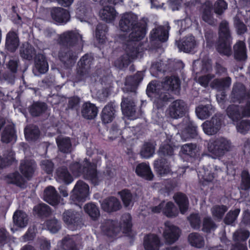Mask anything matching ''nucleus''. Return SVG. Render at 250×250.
I'll return each mask as SVG.
<instances>
[{
  "label": "nucleus",
  "instance_id": "f257e3e1",
  "mask_svg": "<svg viewBox=\"0 0 250 250\" xmlns=\"http://www.w3.org/2000/svg\"><path fill=\"white\" fill-rule=\"evenodd\" d=\"M180 88L179 79L175 77H170L166 78L163 83L151 82L147 85L146 92L149 96L150 94H154L155 102L161 107L169 99V95L166 91L177 93Z\"/></svg>",
  "mask_w": 250,
  "mask_h": 250
},
{
  "label": "nucleus",
  "instance_id": "f03ea898",
  "mask_svg": "<svg viewBox=\"0 0 250 250\" xmlns=\"http://www.w3.org/2000/svg\"><path fill=\"white\" fill-rule=\"evenodd\" d=\"M130 30L132 32L128 36V42L127 44L126 52L122 57L115 62V65L120 69L127 66L133 59L137 56L138 50L135 47V42L139 41L144 38L146 33V27L144 24L138 23Z\"/></svg>",
  "mask_w": 250,
  "mask_h": 250
},
{
  "label": "nucleus",
  "instance_id": "7ed1b4c3",
  "mask_svg": "<svg viewBox=\"0 0 250 250\" xmlns=\"http://www.w3.org/2000/svg\"><path fill=\"white\" fill-rule=\"evenodd\" d=\"M106 224L110 228L106 229L103 227V230L109 236L114 237L118 235L120 236V232L127 234L131 230V217L129 214H125L122 216L119 224L115 221L108 220Z\"/></svg>",
  "mask_w": 250,
  "mask_h": 250
},
{
  "label": "nucleus",
  "instance_id": "20e7f679",
  "mask_svg": "<svg viewBox=\"0 0 250 250\" xmlns=\"http://www.w3.org/2000/svg\"><path fill=\"white\" fill-rule=\"evenodd\" d=\"M230 141L224 137L210 140L208 144V151L216 157L222 156L232 148Z\"/></svg>",
  "mask_w": 250,
  "mask_h": 250
},
{
  "label": "nucleus",
  "instance_id": "39448f33",
  "mask_svg": "<svg viewBox=\"0 0 250 250\" xmlns=\"http://www.w3.org/2000/svg\"><path fill=\"white\" fill-rule=\"evenodd\" d=\"M86 165L88 166V168H82L79 163H75L71 165L70 170L75 176H79L81 174L84 173L92 181L96 182L97 172L95 165L90 164H86Z\"/></svg>",
  "mask_w": 250,
  "mask_h": 250
},
{
  "label": "nucleus",
  "instance_id": "423d86ee",
  "mask_svg": "<svg viewBox=\"0 0 250 250\" xmlns=\"http://www.w3.org/2000/svg\"><path fill=\"white\" fill-rule=\"evenodd\" d=\"M60 43L73 46L82 42V36L76 31H68L60 35L59 39Z\"/></svg>",
  "mask_w": 250,
  "mask_h": 250
},
{
  "label": "nucleus",
  "instance_id": "0eeeda50",
  "mask_svg": "<svg viewBox=\"0 0 250 250\" xmlns=\"http://www.w3.org/2000/svg\"><path fill=\"white\" fill-rule=\"evenodd\" d=\"M186 107V104L183 101L177 100L170 104L167 110V113L171 118L178 119L184 116Z\"/></svg>",
  "mask_w": 250,
  "mask_h": 250
},
{
  "label": "nucleus",
  "instance_id": "6e6552de",
  "mask_svg": "<svg viewBox=\"0 0 250 250\" xmlns=\"http://www.w3.org/2000/svg\"><path fill=\"white\" fill-rule=\"evenodd\" d=\"M138 23V18L136 15L132 13H126L123 15L119 22V27L120 30L126 32L130 31Z\"/></svg>",
  "mask_w": 250,
  "mask_h": 250
},
{
  "label": "nucleus",
  "instance_id": "1a4fd4ad",
  "mask_svg": "<svg viewBox=\"0 0 250 250\" xmlns=\"http://www.w3.org/2000/svg\"><path fill=\"white\" fill-rule=\"evenodd\" d=\"M180 230L170 222H167L165 224L163 236L168 244H172L177 241L179 237Z\"/></svg>",
  "mask_w": 250,
  "mask_h": 250
},
{
  "label": "nucleus",
  "instance_id": "9d476101",
  "mask_svg": "<svg viewBox=\"0 0 250 250\" xmlns=\"http://www.w3.org/2000/svg\"><path fill=\"white\" fill-rule=\"evenodd\" d=\"M212 170L216 171V173L221 172L222 170L217 166L211 167L210 166L203 167L199 171L198 175L200 182L203 186H207L208 183L211 182L214 178L215 173H212Z\"/></svg>",
  "mask_w": 250,
  "mask_h": 250
},
{
  "label": "nucleus",
  "instance_id": "9b49d317",
  "mask_svg": "<svg viewBox=\"0 0 250 250\" xmlns=\"http://www.w3.org/2000/svg\"><path fill=\"white\" fill-rule=\"evenodd\" d=\"M152 211L154 213L162 211L165 215L168 217H175L178 214L177 208L171 202H168L167 203L162 202L158 206L152 208Z\"/></svg>",
  "mask_w": 250,
  "mask_h": 250
},
{
  "label": "nucleus",
  "instance_id": "f8f14e48",
  "mask_svg": "<svg viewBox=\"0 0 250 250\" xmlns=\"http://www.w3.org/2000/svg\"><path fill=\"white\" fill-rule=\"evenodd\" d=\"M92 59L88 55L83 56L78 62L77 74L80 79H83L89 75L90 72V65Z\"/></svg>",
  "mask_w": 250,
  "mask_h": 250
},
{
  "label": "nucleus",
  "instance_id": "ddd939ff",
  "mask_svg": "<svg viewBox=\"0 0 250 250\" xmlns=\"http://www.w3.org/2000/svg\"><path fill=\"white\" fill-rule=\"evenodd\" d=\"M80 216L77 212L67 210L63 214V220L70 229L74 230L77 228Z\"/></svg>",
  "mask_w": 250,
  "mask_h": 250
},
{
  "label": "nucleus",
  "instance_id": "4468645a",
  "mask_svg": "<svg viewBox=\"0 0 250 250\" xmlns=\"http://www.w3.org/2000/svg\"><path fill=\"white\" fill-rule=\"evenodd\" d=\"M121 106L123 113L125 115L133 119L136 111L134 101L130 97H124Z\"/></svg>",
  "mask_w": 250,
  "mask_h": 250
},
{
  "label": "nucleus",
  "instance_id": "2eb2a0df",
  "mask_svg": "<svg viewBox=\"0 0 250 250\" xmlns=\"http://www.w3.org/2000/svg\"><path fill=\"white\" fill-rule=\"evenodd\" d=\"M221 125V120L216 117H213L209 121H206L203 125L204 132L209 135L216 133L220 129Z\"/></svg>",
  "mask_w": 250,
  "mask_h": 250
},
{
  "label": "nucleus",
  "instance_id": "dca6fc26",
  "mask_svg": "<svg viewBox=\"0 0 250 250\" xmlns=\"http://www.w3.org/2000/svg\"><path fill=\"white\" fill-rule=\"evenodd\" d=\"M249 231L246 229H239L233 234V238L235 241H242V243H237L232 250H247L245 241L250 236Z\"/></svg>",
  "mask_w": 250,
  "mask_h": 250
},
{
  "label": "nucleus",
  "instance_id": "f3484780",
  "mask_svg": "<svg viewBox=\"0 0 250 250\" xmlns=\"http://www.w3.org/2000/svg\"><path fill=\"white\" fill-rule=\"evenodd\" d=\"M89 188H73L70 198L75 204H77L83 203L89 199Z\"/></svg>",
  "mask_w": 250,
  "mask_h": 250
},
{
  "label": "nucleus",
  "instance_id": "a211bd4d",
  "mask_svg": "<svg viewBox=\"0 0 250 250\" xmlns=\"http://www.w3.org/2000/svg\"><path fill=\"white\" fill-rule=\"evenodd\" d=\"M52 19L59 23H66L70 18L69 12L61 7H55L51 11Z\"/></svg>",
  "mask_w": 250,
  "mask_h": 250
},
{
  "label": "nucleus",
  "instance_id": "6ab92c4d",
  "mask_svg": "<svg viewBox=\"0 0 250 250\" xmlns=\"http://www.w3.org/2000/svg\"><path fill=\"white\" fill-rule=\"evenodd\" d=\"M161 245L160 239L155 234H150L144 238V246L146 250H158Z\"/></svg>",
  "mask_w": 250,
  "mask_h": 250
},
{
  "label": "nucleus",
  "instance_id": "aec40b11",
  "mask_svg": "<svg viewBox=\"0 0 250 250\" xmlns=\"http://www.w3.org/2000/svg\"><path fill=\"white\" fill-rule=\"evenodd\" d=\"M168 26H159L153 29L150 33V39L152 41L165 42L168 39Z\"/></svg>",
  "mask_w": 250,
  "mask_h": 250
},
{
  "label": "nucleus",
  "instance_id": "412c9836",
  "mask_svg": "<svg viewBox=\"0 0 250 250\" xmlns=\"http://www.w3.org/2000/svg\"><path fill=\"white\" fill-rule=\"evenodd\" d=\"M35 169L36 164L33 160H23L21 163L20 171L26 178H30L33 176Z\"/></svg>",
  "mask_w": 250,
  "mask_h": 250
},
{
  "label": "nucleus",
  "instance_id": "4be33fe9",
  "mask_svg": "<svg viewBox=\"0 0 250 250\" xmlns=\"http://www.w3.org/2000/svg\"><path fill=\"white\" fill-rule=\"evenodd\" d=\"M20 41L18 34L14 31L8 33L6 38L5 46L6 49L10 52H13L18 48Z\"/></svg>",
  "mask_w": 250,
  "mask_h": 250
},
{
  "label": "nucleus",
  "instance_id": "5701e85b",
  "mask_svg": "<svg viewBox=\"0 0 250 250\" xmlns=\"http://www.w3.org/2000/svg\"><path fill=\"white\" fill-rule=\"evenodd\" d=\"M136 174L147 180H151L154 175L148 164L142 163L138 164L135 168Z\"/></svg>",
  "mask_w": 250,
  "mask_h": 250
},
{
  "label": "nucleus",
  "instance_id": "b1692460",
  "mask_svg": "<svg viewBox=\"0 0 250 250\" xmlns=\"http://www.w3.org/2000/svg\"><path fill=\"white\" fill-rule=\"evenodd\" d=\"M197 45V42L195 41L194 37L189 36L185 37L178 44V47L180 50L183 51L185 52H190L194 49Z\"/></svg>",
  "mask_w": 250,
  "mask_h": 250
},
{
  "label": "nucleus",
  "instance_id": "393cba45",
  "mask_svg": "<svg viewBox=\"0 0 250 250\" xmlns=\"http://www.w3.org/2000/svg\"><path fill=\"white\" fill-rule=\"evenodd\" d=\"M80 239L76 236L66 237L60 244L61 250H78L77 244Z\"/></svg>",
  "mask_w": 250,
  "mask_h": 250
},
{
  "label": "nucleus",
  "instance_id": "a878e982",
  "mask_svg": "<svg viewBox=\"0 0 250 250\" xmlns=\"http://www.w3.org/2000/svg\"><path fill=\"white\" fill-rule=\"evenodd\" d=\"M101 207L104 211L111 212L119 210L121 205L117 198L110 197L104 200L101 204Z\"/></svg>",
  "mask_w": 250,
  "mask_h": 250
},
{
  "label": "nucleus",
  "instance_id": "bb28decb",
  "mask_svg": "<svg viewBox=\"0 0 250 250\" xmlns=\"http://www.w3.org/2000/svg\"><path fill=\"white\" fill-rule=\"evenodd\" d=\"M104 8L99 12L101 18L108 22L114 21L117 16V12L114 8L111 6L104 5Z\"/></svg>",
  "mask_w": 250,
  "mask_h": 250
},
{
  "label": "nucleus",
  "instance_id": "cd10ccee",
  "mask_svg": "<svg viewBox=\"0 0 250 250\" xmlns=\"http://www.w3.org/2000/svg\"><path fill=\"white\" fill-rule=\"evenodd\" d=\"M245 88L243 84L240 83L235 84L232 88L231 94V99L233 102H241L244 98H245Z\"/></svg>",
  "mask_w": 250,
  "mask_h": 250
},
{
  "label": "nucleus",
  "instance_id": "c85d7f7f",
  "mask_svg": "<svg viewBox=\"0 0 250 250\" xmlns=\"http://www.w3.org/2000/svg\"><path fill=\"white\" fill-rule=\"evenodd\" d=\"M14 225L20 228L25 227L28 222L27 215L21 210L16 211L13 216Z\"/></svg>",
  "mask_w": 250,
  "mask_h": 250
},
{
  "label": "nucleus",
  "instance_id": "c756f323",
  "mask_svg": "<svg viewBox=\"0 0 250 250\" xmlns=\"http://www.w3.org/2000/svg\"><path fill=\"white\" fill-rule=\"evenodd\" d=\"M173 199L178 206L180 212L184 214L188 208V201L187 197L183 193H177L174 195Z\"/></svg>",
  "mask_w": 250,
  "mask_h": 250
},
{
  "label": "nucleus",
  "instance_id": "7c9ffc66",
  "mask_svg": "<svg viewBox=\"0 0 250 250\" xmlns=\"http://www.w3.org/2000/svg\"><path fill=\"white\" fill-rule=\"evenodd\" d=\"M98 109L93 104L86 103L83 104L82 109L83 116L87 119H92L97 115Z\"/></svg>",
  "mask_w": 250,
  "mask_h": 250
},
{
  "label": "nucleus",
  "instance_id": "2f4dec72",
  "mask_svg": "<svg viewBox=\"0 0 250 250\" xmlns=\"http://www.w3.org/2000/svg\"><path fill=\"white\" fill-rule=\"evenodd\" d=\"M227 115L233 122H236L241 119L243 116L241 112V107L231 104L226 109Z\"/></svg>",
  "mask_w": 250,
  "mask_h": 250
},
{
  "label": "nucleus",
  "instance_id": "473e14b6",
  "mask_svg": "<svg viewBox=\"0 0 250 250\" xmlns=\"http://www.w3.org/2000/svg\"><path fill=\"white\" fill-rule=\"evenodd\" d=\"M56 180L60 183H63L66 184L71 183L73 178L68 172L65 167H59L56 172Z\"/></svg>",
  "mask_w": 250,
  "mask_h": 250
},
{
  "label": "nucleus",
  "instance_id": "72a5a7b5",
  "mask_svg": "<svg viewBox=\"0 0 250 250\" xmlns=\"http://www.w3.org/2000/svg\"><path fill=\"white\" fill-rule=\"evenodd\" d=\"M115 106L113 104L105 105L102 111L103 121L105 124L111 122L115 118Z\"/></svg>",
  "mask_w": 250,
  "mask_h": 250
},
{
  "label": "nucleus",
  "instance_id": "f704fd0d",
  "mask_svg": "<svg viewBox=\"0 0 250 250\" xmlns=\"http://www.w3.org/2000/svg\"><path fill=\"white\" fill-rule=\"evenodd\" d=\"M43 198L46 202L52 206L60 203V198L56 193L55 188H46L44 191Z\"/></svg>",
  "mask_w": 250,
  "mask_h": 250
},
{
  "label": "nucleus",
  "instance_id": "c9c22d12",
  "mask_svg": "<svg viewBox=\"0 0 250 250\" xmlns=\"http://www.w3.org/2000/svg\"><path fill=\"white\" fill-rule=\"evenodd\" d=\"M59 57L67 66H71L76 60L75 54L70 52L67 48L61 50L59 52Z\"/></svg>",
  "mask_w": 250,
  "mask_h": 250
},
{
  "label": "nucleus",
  "instance_id": "e433bc0d",
  "mask_svg": "<svg viewBox=\"0 0 250 250\" xmlns=\"http://www.w3.org/2000/svg\"><path fill=\"white\" fill-rule=\"evenodd\" d=\"M230 40L228 39L226 40L223 38L222 40L219 38V41L217 44V50L221 54L226 56H229L231 54V49L230 47Z\"/></svg>",
  "mask_w": 250,
  "mask_h": 250
},
{
  "label": "nucleus",
  "instance_id": "4c0bfd02",
  "mask_svg": "<svg viewBox=\"0 0 250 250\" xmlns=\"http://www.w3.org/2000/svg\"><path fill=\"white\" fill-rule=\"evenodd\" d=\"M59 149L63 153L70 152L72 150V144L68 137H59L56 139Z\"/></svg>",
  "mask_w": 250,
  "mask_h": 250
},
{
  "label": "nucleus",
  "instance_id": "58836bf2",
  "mask_svg": "<svg viewBox=\"0 0 250 250\" xmlns=\"http://www.w3.org/2000/svg\"><path fill=\"white\" fill-rule=\"evenodd\" d=\"M231 83V79L229 77L221 79H216L210 83V86L218 90H222L229 88Z\"/></svg>",
  "mask_w": 250,
  "mask_h": 250
},
{
  "label": "nucleus",
  "instance_id": "ea45409f",
  "mask_svg": "<svg viewBox=\"0 0 250 250\" xmlns=\"http://www.w3.org/2000/svg\"><path fill=\"white\" fill-rule=\"evenodd\" d=\"M212 4L208 1L203 5L202 19L209 24L214 23L211 12Z\"/></svg>",
  "mask_w": 250,
  "mask_h": 250
},
{
  "label": "nucleus",
  "instance_id": "a19ab883",
  "mask_svg": "<svg viewBox=\"0 0 250 250\" xmlns=\"http://www.w3.org/2000/svg\"><path fill=\"white\" fill-rule=\"evenodd\" d=\"M15 140V130L12 125H7L1 134V140L5 143H8Z\"/></svg>",
  "mask_w": 250,
  "mask_h": 250
},
{
  "label": "nucleus",
  "instance_id": "79ce46f5",
  "mask_svg": "<svg viewBox=\"0 0 250 250\" xmlns=\"http://www.w3.org/2000/svg\"><path fill=\"white\" fill-rule=\"evenodd\" d=\"M154 167L158 173L163 176L169 173L170 171L169 164L165 160H158L154 162Z\"/></svg>",
  "mask_w": 250,
  "mask_h": 250
},
{
  "label": "nucleus",
  "instance_id": "37998d69",
  "mask_svg": "<svg viewBox=\"0 0 250 250\" xmlns=\"http://www.w3.org/2000/svg\"><path fill=\"white\" fill-rule=\"evenodd\" d=\"M235 58L239 60H244L247 58L246 46L243 42H237L234 46Z\"/></svg>",
  "mask_w": 250,
  "mask_h": 250
},
{
  "label": "nucleus",
  "instance_id": "c03bdc74",
  "mask_svg": "<svg viewBox=\"0 0 250 250\" xmlns=\"http://www.w3.org/2000/svg\"><path fill=\"white\" fill-rule=\"evenodd\" d=\"M119 194L125 207L130 208L133 206L136 195H133L128 189H124Z\"/></svg>",
  "mask_w": 250,
  "mask_h": 250
},
{
  "label": "nucleus",
  "instance_id": "a18cd8bd",
  "mask_svg": "<svg viewBox=\"0 0 250 250\" xmlns=\"http://www.w3.org/2000/svg\"><path fill=\"white\" fill-rule=\"evenodd\" d=\"M20 54L22 58L30 60L35 55V49L32 45L26 42L23 43L21 46Z\"/></svg>",
  "mask_w": 250,
  "mask_h": 250
},
{
  "label": "nucleus",
  "instance_id": "49530a36",
  "mask_svg": "<svg viewBox=\"0 0 250 250\" xmlns=\"http://www.w3.org/2000/svg\"><path fill=\"white\" fill-rule=\"evenodd\" d=\"M25 137L28 141H34L37 140L40 135L39 128L34 125H29L24 130Z\"/></svg>",
  "mask_w": 250,
  "mask_h": 250
},
{
  "label": "nucleus",
  "instance_id": "de8ad7c7",
  "mask_svg": "<svg viewBox=\"0 0 250 250\" xmlns=\"http://www.w3.org/2000/svg\"><path fill=\"white\" fill-rule=\"evenodd\" d=\"M188 241L192 246L196 248H201L204 246V239L197 233H192L188 236Z\"/></svg>",
  "mask_w": 250,
  "mask_h": 250
},
{
  "label": "nucleus",
  "instance_id": "09e8293b",
  "mask_svg": "<svg viewBox=\"0 0 250 250\" xmlns=\"http://www.w3.org/2000/svg\"><path fill=\"white\" fill-rule=\"evenodd\" d=\"M35 68L41 74H44L48 70V65L43 56H39L37 58Z\"/></svg>",
  "mask_w": 250,
  "mask_h": 250
},
{
  "label": "nucleus",
  "instance_id": "8fccbe9b",
  "mask_svg": "<svg viewBox=\"0 0 250 250\" xmlns=\"http://www.w3.org/2000/svg\"><path fill=\"white\" fill-rule=\"evenodd\" d=\"M106 27L105 25L99 24L97 27L95 32V37L97 41L101 44L105 42V32Z\"/></svg>",
  "mask_w": 250,
  "mask_h": 250
},
{
  "label": "nucleus",
  "instance_id": "3c124183",
  "mask_svg": "<svg viewBox=\"0 0 250 250\" xmlns=\"http://www.w3.org/2000/svg\"><path fill=\"white\" fill-rule=\"evenodd\" d=\"M196 112L198 117L202 120L208 117L211 113V108L209 105H200L196 109Z\"/></svg>",
  "mask_w": 250,
  "mask_h": 250
},
{
  "label": "nucleus",
  "instance_id": "603ef678",
  "mask_svg": "<svg viewBox=\"0 0 250 250\" xmlns=\"http://www.w3.org/2000/svg\"><path fill=\"white\" fill-rule=\"evenodd\" d=\"M155 151V145L152 143H146L144 144L141 151V155L144 158H149L151 157Z\"/></svg>",
  "mask_w": 250,
  "mask_h": 250
},
{
  "label": "nucleus",
  "instance_id": "864d4df0",
  "mask_svg": "<svg viewBox=\"0 0 250 250\" xmlns=\"http://www.w3.org/2000/svg\"><path fill=\"white\" fill-rule=\"evenodd\" d=\"M84 209L93 220H96L100 215L98 208L93 204L89 203L85 205Z\"/></svg>",
  "mask_w": 250,
  "mask_h": 250
},
{
  "label": "nucleus",
  "instance_id": "5fc2aeb1",
  "mask_svg": "<svg viewBox=\"0 0 250 250\" xmlns=\"http://www.w3.org/2000/svg\"><path fill=\"white\" fill-rule=\"evenodd\" d=\"M46 109V105L44 103H36L31 107L30 112L32 116H38L43 112Z\"/></svg>",
  "mask_w": 250,
  "mask_h": 250
},
{
  "label": "nucleus",
  "instance_id": "6e6d98bb",
  "mask_svg": "<svg viewBox=\"0 0 250 250\" xmlns=\"http://www.w3.org/2000/svg\"><path fill=\"white\" fill-rule=\"evenodd\" d=\"M24 180L21 176L17 172L10 175L7 180V182L15 185L17 186L21 187L24 183Z\"/></svg>",
  "mask_w": 250,
  "mask_h": 250
},
{
  "label": "nucleus",
  "instance_id": "4d7b16f0",
  "mask_svg": "<svg viewBox=\"0 0 250 250\" xmlns=\"http://www.w3.org/2000/svg\"><path fill=\"white\" fill-rule=\"evenodd\" d=\"M181 151L185 154L192 157L196 155V153L198 152V150L195 145L187 144L182 146Z\"/></svg>",
  "mask_w": 250,
  "mask_h": 250
},
{
  "label": "nucleus",
  "instance_id": "13d9d810",
  "mask_svg": "<svg viewBox=\"0 0 250 250\" xmlns=\"http://www.w3.org/2000/svg\"><path fill=\"white\" fill-rule=\"evenodd\" d=\"M219 38L221 40L223 38L228 40L231 39L228 27V23L226 21H223L220 25Z\"/></svg>",
  "mask_w": 250,
  "mask_h": 250
},
{
  "label": "nucleus",
  "instance_id": "bf43d9fd",
  "mask_svg": "<svg viewBox=\"0 0 250 250\" xmlns=\"http://www.w3.org/2000/svg\"><path fill=\"white\" fill-rule=\"evenodd\" d=\"M47 229L51 233H56L60 229V224L55 218L47 220L45 223Z\"/></svg>",
  "mask_w": 250,
  "mask_h": 250
},
{
  "label": "nucleus",
  "instance_id": "052dcab7",
  "mask_svg": "<svg viewBox=\"0 0 250 250\" xmlns=\"http://www.w3.org/2000/svg\"><path fill=\"white\" fill-rule=\"evenodd\" d=\"M240 211L239 208L235 209L233 211H229L226 216L224 222L227 224H231L236 219Z\"/></svg>",
  "mask_w": 250,
  "mask_h": 250
},
{
  "label": "nucleus",
  "instance_id": "680f3d73",
  "mask_svg": "<svg viewBox=\"0 0 250 250\" xmlns=\"http://www.w3.org/2000/svg\"><path fill=\"white\" fill-rule=\"evenodd\" d=\"M196 134V127L191 125L183 132L181 137L184 141H187L189 138L194 137Z\"/></svg>",
  "mask_w": 250,
  "mask_h": 250
},
{
  "label": "nucleus",
  "instance_id": "e2e57ef3",
  "mask_svg": "<svg viewBox=\"0 0 250 250\" xmlns=\"http://www.w3.org/2000/svg\"><path fill=\"white\" fill-rule=\"evenodd\" d=\"M228 208L225 206H216L211 210L213 216L217 219H221Z\"/></svg>",
  "mask_w": 250,
  "mask_h": 250
},
{
  "label": "nucleus",
  "instance_id": "0e129e2a",
  "mask_svg": "<svg viewBox=\"0 0 250 250\" xmlns=\"http://www.w3.org/2000/svg\"><path fill=\"white\" fill-rule=\"evenodd\" d=\"M34 211L40 215H47L50 212L49 207L43 203L36 206L34 208Z\"/></svg>",
  "mask_w": 250,
  "mask_h": 250
},
{
  "label": "nucleus",
  "instance_id": "69168bd1",
  "mask_svg": "<svg viewBox=\"0 0 250 250\" xmlns=\"http://www.w3.org/2000/svg\"><path fill=\"white\" fill-rule=\"evenodd\" d=\"M228 7L227 4L223 0H217L214 5V12L218 15L222 14Z\"/></svg>",
  "mask_w": 250,
  "mask_h": 250
},
{
  "label": "nucleus",
  "instance_id": "338daca9",
  "mask_svg": "<svg viewBox=\"0 0 250 250\" xmlns=\"http://www.w3.org/2000/svg\"><path fill=\"white\" fill-rule=\"evenodd\" d=\"M237 130L241 133H245L250 129V120H243L236 125Z\"/></svg>",
  "mask_w": 250,
  "mask_h": 250
},
{
  "label": "nucleus",
  "instance_id": "774afa93",
  "mask_svg": "<svg viewBox=\"0 0 250 250\" xmlns=\"http://www.w3.org/2000/svg\"><path fill=\"white\" fill-rule=\"evenodd\" d=\"M241 186L243 188H250V174L246 170L242 172Z\"/></svg>",
  "mask_w": 250,
  "mask_h": 250
}]
</instances>
